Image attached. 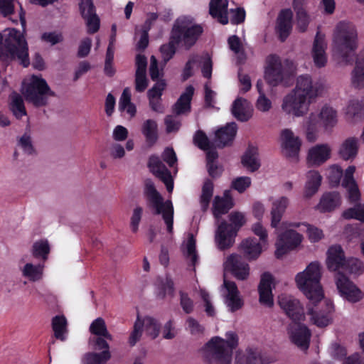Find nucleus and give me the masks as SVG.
Instances as JSON below:
<instances>
[{"label": "nucleus", "mask_w": 364, "mask_h": 364, "mask_svg": "<svg viewBox=\"0 0 364 364\" xmlns=\"http://www.w3.org/2000/svg\"><path fill=\"white\" fill-rule=\"evenodd\" d=\"M321 267L318 262H311L304 271L296 274L295 281L298 288L309 299L307 314L314 325L323 328L331 322L333 305L330 301H323L321 285Z\"/></svg>", "instance_id": "f257e3e1"}, {"label": "nucleus", "mask_w": 364, "mask_h": 364, "mask_svg": "<svg viewBox=\"0 0 364 364\" xmlns=\"http://www.w3.org/2000/svg\"><path fill=\"white\" fill-rule=\"evenodd\" d=\"M203 33L199 24H193V20L181 17L176 20L170 35V41L160 47V52L164 64L173 58L176 52V45L183 43L186 50H190Z\"/></svg>", "instance_id": "f03ea898"}, {"label": "nucleus", "mask_w": 364, "mask_h": 364, "mask_svg": "<svg viewBox=\"0 0 364 364\" xmlns=\"http://www.w3.org/2000/svg\"><path fill=\"white\" fill-rule=\"evenodd\" d=\"M316 95L317 91L313 89L311 77L301 75L297 78L295 89L284 97L282 109L288 114L303 116L308 110L311 100Z\"/></svg>", "instance_id": "7ed1b4c3"}, {"label": "nucleus", "mask_w": 364, "mask_h": 364, "mask_svg": "<svg viewBox=\"0 0 364 364\" xmlns=\"http://www.w3.org/2000/svg\"><path fill=\"white\" fill-rule=\"evenodd\" d=\"M226 339L220 337L211 338L205 345V358L208 362L215 364H230L232 353L238 346L239 339L236 333L228 331Z\"/></svg>", "instance_id": "20e7f679"}, {"label": "nucleus", "mask_w": 364, "mask_h": 364, "mask_svg": "<svg viewBox=\"0 0 364 364\" xmlns=\"http://www.w3.org/2000/svg\"><path fill=\"white\" fill-rule=\"evenodd\" d=\"M333 43L343 59L348 61L349 53L354 52L358 46V31L355 26L349 21L338 22L333 32Z\"/></svg>", "instance_id": "39448f33"}, {"label": "nucleus", "mask_w": 364, "mask_h": 364, "mask_svg": "<svg viewBox=\"0 0 364 364\" xmlns=\"http://www.w3.org/2000/svg\"><path fill=\"white\" fill-rule=\"evenodd\" d=\"M229 219L231 223L222 221L215 232V242L218 248L222 251L233 245L237 232L245 223L244 215L238 212L231 213Z\"/></svg>", "instance_id": "423d86ee"}, {"label": "nucleus", "mask_w": 364, "mask_h": 364, "mask_svg": "<svg viewBox=\"0 0 364 364\" xmlns=\"http://www.w3.org/2000/svg\"><path fill=\"white\" fill-rule=\"evenodd\" d=\"M144 194L151 205L155 209V214H161L166 225L167 232L172 234L173 232L174 214L172 202L169 200L164 201L163 197L157 191L154 183L151 180H146L145 182Z\"/></svg>", "instance_id": "0eeeda50"}, {"label": "nucleus", "mask_w": 364, "mask_h": 364, "mask_svg": "<svg viewBox=\"0 0 364 364\" xmlns=\"http://www.w3.org/2000/svg\"><path fill=\"white\" fill-rule=\"evenodd\" d=\"M4 46L11 58L19 59L24 68L29 65L28 44L24 36L16 28L9 30L8 36L4 40Z\"/></svg>", "instance_id": "6e6552de"}, {"label": "nucleus", "mask_w": 364, "mask_h": 364, "mask_svg": "<svg viewBox=\"0 0 364 364\" xmlns=\"http://www.w3.org/2000/svg\"><path fill=\"white\" fill-rule=\"evenodd\" d=\"M24 95L26 100L36 107H43L48 103L47 96H55L45 79L37 75H33L31 82L26 88Z\"/></svg>", "instance_id": "1a4fd4ad"}, {"label": "nucleus", "mask_w": 364, "mask_h": 364, "mask_svg": "<svg viewBox=\"0 0 364 364\" xmlns=\"http://www.w3.org/2000/svg\"><path fill=\"white\" fill-rule=\"evenodd\" d=\"M302 235L295 230H288L278 236L276 245L275 257L282 258L289 251L296 248L301 242Z\"/></svg>", "instance_id": "9d476101"}, {"label": "nucleus", "mask_w": 364, "mask_h": 364, "mask_svg": "<svg viewBox=\"0 0 364 364\" xmlns=\"http://www.w3.org/2000/svg\"><path fill=\"white\" fill-rule=\"evenodd\" d=\"M264 77L267 83L272 87L283 81L284 71L281 58L277 54H270L266 58Z\"/></svg>", "instance_id": "9b49d317"}, {"label": "nucleus", "mask_w": 364, "mask_h": 364, "mask_svg": "<svg viewBox=\"0 0 364 364\" xmlns=\"http://www.w3.org/2000/svg\"><path fill=\"white\" fill-rule=\"evenodd\" d=\"M336 279L337 289L345 299L351 303H356L363 298L361 290L345 274L338 272Z\"/></svg>", "instance_id": "f8f14e48"}, {"label": "nucleus", "mask_w": 364, "mask_h": 364, "mask_svg": "<svg viewBox=\"0 0 364 364\" xmlns=\"http://www.w3.org/2000/svg\"><path fill=\"white\" fill-rule=\"evenodd\" d=\"M278 304L293 322L304 320V309L298 299L291 296L282 294L278 296Z\"/></svg>", "instance_id": "ddd939ff"}, {"label": "nucleus", "mask_w": 364, "mask_h": 364, "mask_svg": "<svg viewBox=\"0 0 364 364\" xmlns=\"http://www.w3.org/2000/svg\"><path fill=\"white\" fill-rule=\"evenodd\" d=\"M79 9L82 17L85 20L87 32L89 34L97 33L100 29V20L92 0H81Z\"/></svg>", "instance_id": "4468645a"}, {"label": "nucleus", "mask_w": 364, "mask_h": 364, "mask_svg": "<svg viewBox=\"0 0 364 364\" xmlns=\"http://www.w3.org/2000/svg\"><path fill=\"white\" fill-rule=\"evenodd\" d=\"M289 333L291 342L301 350H306L309 348L311 333L306 326L300 321L293 322L289 325Z\"/></svg>", "instance_id": "2eb2a0df"}, {"label": "nucleus", "mask_w": 364, "mask_h": 364, "mask_svg": "<svg viewBox=\"0 0 364 364\" xmlns=\"http://www.w3.org/2000/svg\"><path fill=\"white\" fill-rule=\"evenodd\" d=\"M147 166L150 171L165 184L167 191L172 192L173 189V179L171 171L161 162L159 157L156 155L150 156Z\"/></svg>", "instance_id": "dca6fc26"}, {"label": "nucleus", "mask_w": 364, "mask_h": 364, "mask_svg": "<svg viewBox=\"0 0 364 364\" xmlns=\"http://www.w3.org/2000/svg\"><path fill=\"white\" fill-rule=\"evenodd\" d=\"M225 269L240 280H245L250 274V267L247 263L243 261L241 256L232 254L225 262Z\"/></svg>", "instance_id": "f3484780"}, {"label": "nucleus", "mask_w": 364, "mask_h": 364, "mask_svg": "<svg viewBox=\"0 0 364 364\" xmlns=\"http://www.w3.org/2000/svg\"><path fill=\"white\" fill-rule=\"evenodd\" d=\"M273 282L274 277L271 273L265 272L262 274L258 285L259 302L268 307L272 306L274 304L272 294Z\"/></svg>", "instance_id": "a211bd4d"}, {"label": "nucleus", "mask_w": 364, "mask_h": 364, "mask_svg": "<svg viewBox=\"0 0 364 364\" xmlns=\"http://www.w3.org/2000/svg\"><path fill=\"white\" fill-rule=\"evenodd\" d=\"M237 126L235 122L228 123L215 133V142L219 149L232 145L237 134Z\"/></svg>", "instance_id": "6ab92c4d"}, {"label": "nucleus", "mask_w": 364, "mask_h": 364, "mask_svg": "<svg viewBox=\"0 0 364 364\" xmlns=\"http://www.w3.org/2000/svg\"><path fill=\"white\" fill-rule=\"evenodd\" d=\"M282 145L289 158H297L301 141L298 136H295L291 129H285L281 133Z\"/></svg>", "instance_id": "aec40b11"}, {"label": "nucleus", "mask_w": 364, "mask_h": 364, "mask_svg": "<svg viewBox=\"0 0 364 364\" xmlns=\"http://www.w3.org/2000/svg\"><path fill=\"white\" fill-rule=\"evenodd\" d=\"M346 261L345 252L341 245H332L328 249L326 265L330 271L343 269Z\"/></svg>", "instance_id": "412c9836"}, {"label": "nucleus", "mask_w": 364, "mask_h": 364, "mask_svg": "<svg viewBox=\"0 0 364 364\" xmlns=\"http://www.w3.org/2000/svg\"><path fill=\"white\" fill-rule=\"evenodd\" d=\"M342 203L338 191H327L323 193L316 208L322 213H331L339 208Z\"/></svg>", "instance_id": "4be33fe9"}, {"label": "nucleus", "mask_w": 364, "mask_h": 364, "mask_svg": "<svg viewBox=\"0 0 364 364\" xmlns=\"http://www.w3.org/2000/svg\"><path fill=\"white\" fill-rule=\"evenodd\" d=\"M326 43L325 42V36L317 32L314 38L312 56L314 64L318 68L324 67L327 63L326 55Z\"/></svg>", "instance_id": "5701e85b"}, {"label": "nucleus", "mask_w": 364, "mask_h": 364, "mask_svg": "<svg viewBox=\"0 0 364 364\" xmlns=\"http://www.w3.org/2000/svg\"><path fill=\"white\" fill-rule=\"evenodd\" d=\"M331 150L328 144H318L309 149L308 162L311 165L320 166L331 156Z\"/></svg>", "instance_id": "b1692460"}, {"label": "nucleus", "mask_w": 364, "mask_h": 364, "mask_svg": "<svg viewBox=\"0 0 364 364\" xmlns=\"http://www.w3.org/2000/svg\"><path fill=\"white\" fill-rule=\"evenodd\" d=\"M195 89L193 85H188L181 95L176 102L173 106V112L181 115L189 112L191 109V100L194 95Z\"/></svg>", "instance_id": "393cba45"}, {"label": "nucleus", "mask_w": 364, "mask_h": 364, "mask_svg": "<svg viewBox=\"0 0 364 364\" xmlns=\"http://www.w3.org/2000/svg\"><path fill=\"white\" fill-rule=\"evenodd\" d=\"M228 0H210L209 3V14L223 25L228 23Z\"/></svg>", "instance_id": "a878e982"}, {"label": "nucleus", "mask_w": 364, "mask_h": 364, "mask_svg": "<svg viewBox=\"0 0 364 364\" xmlns=\"http://www.w3.org/2000/svg\"><path fill=\"white\" fill-rule=\"evenodd\" d=\"M240 250L244 256L250 260L256 259L262 251L260 242L255 237H248L242 240Z\"/></svg>", "instance_id": "bb28decb"}, {"label": "nucleus", "mask_w": 364, "mask_h": 364, "mask_svg": "<svg viewBox=\"0 0 364 364\" xmlns=\"http://www.w3.org/2000/svg\"><path fill=\"white\" fill-rule=\"evenodd\" d=\"M258 149L253 146H249L241 158V163L244 167L251 172L257 171L260 167V163L257 158Z\"/></svg>", "instance_id": "cd10ccee"}, {"label": "nucleus", "mask_w": 364, "mask_h": 364, "mask_svg": "<svg viewBox=\"0 0 364 364\" xmlns=\"http://www.w3.org/2000/svg\"><path fill=\"white\" fill-rule=\"evenodd\" d=\"M358 151V139L355 137L346 139L341 144L338 154L345 161L354 159Z\"/></svg>", "instance_id": "c85d7f7f"}, {"label": "nucleus", "mask_w": 364, "mask_h": 364, "mask_svg": "<svg viewBox=\"0 0 364 364\" xmlns=\"http://www.w3.org/2000/svg\"><path fill=\"white\" fill-rule=\"evenodd\" d=\"M247 100L242 97H237L232 103V114L240 122H247L252 117L251 112L246 105Z\"/></svg>", "instance_id": "c756f323"}, {"label": "nucleus", "mask_w": 364, "mask_h": 364, "mask_svg": "<svg viewBox=\"0 0 364 364\" xmlns=\"http://www.w3.org/2000/svg\"><path fill=\"white\" fill-rule=\"evenodd\" d=\"M233 206L232 197L228 191L224 193V198L215 196L213 203V214L215 217L227 213Z\"/></svg>", "instance_id": "7c9ffc66"}, {"label": "nucleus", "mask_w": 364, "mask_h": 364, "mask_svg": "<svg viewBox=\"0 0 364 364\" xmlns=\"http://www.w3.org/2000/svg\"><path fill=\"white\" fill-rule=\"evenodd\" d=\"M322 181V176L317 171H310L307 173V181L305 185L304 196L312 197L318 190Z\"/></svg>", "instance_id": "2f4dec72"}, {"label": "nucleus", "mask_w": 364, "mask_h": 364, "mask_svg": "<svg viewBox=\"0 0 364 364\" xmlns=\"http://www.w3.org/2000/svg\"><path fill=\"white\" fill-rule=\"evenodd\" d=\"M235 364H265L260 353L252 348H247L246 354L237 352L235 356Z\"/></svg>", "instance_id": "473e14b6"}, {"label": "nucleus", "mask_w": 364, "mask_h": 364, "mask_svg": "<svg viewBox=\"0 0 364 364\" xmlns=\"http://www.w3.org/2000/svg\"><path fill=\"white\" fill-rule=\"evenodd\" d=\"M289 200L287 197H282L273 203L271 211L272 221L271 225L277 228L281 221L282 215L288 205Z\"/></svg>", "instance_id": "72a5a7b5"}, {"label": "nucleus", "mask_w": 364, "mask_h": 364, "mask_svg": "<svg viewBox=\"0 0 364 364\" xmlns=\"http://www.w3.org/2000/svg\"><path fill=\"white\" fill-rule=\"evenodd\" d=\"M141 132L149 146H151L156 144L158 140V126L156 121L146 120L142 124Z\"/></svg>", "instance_id": "f704fd0d"}, {"label": "nucleus", "mask_w": 364, "mask_h": 364, "mask_svg": "<svg viewBox=\"0 0 364 364\" xmlns=\"http://www.w3.org/2000/svg\"><path fill=\"white\" fill-rule=\"evenodd\" d=\"M319 121L326 129L333 128L337 123V113L332 107L325 105L318 114Z\"/></svg>", "instance_id": "c9c22d12"}, {"label": "nucleus", "mask_w": 364, "mask_h": 364, "mask_svg": "<svg viewBox=\"0 0 364 364\" xmlns=\"http://www.w3.org/2000/svg\"><path fill=\"white\" fill-rule=\"evenodd\" d=\"M230 49L237 55V63L240 65L244 64L247 60V55L243 48L240 38L236 36H230L228 39Z\"/></svg>", "instance_id": "e433bc0d"}, {"label": "nucleus", "mask_w": 364, "mask_h": 364, "mask_svg": "<svg viewBox=\"0 0 364 364\" xmlns=\"http://www.w3.org/2000/svg\"><path fill=\"white\" fill-rule=\"evenodd\" d=\"M346 116L354 121L362 120L364 118V104L358 100H352L346 108Z\"/></svg>", "instance_id": "4c0bfd02"}, {"label": "nucleus", "mask_w": 364, "mask_h": 364, "mask_svg": "<svg viewBox=\"0 0 364 364\" xmlns=\"http://www.w3.org/2000/svg\"><path fill=\"white\" fill-rule=\"evenodd\" d=\"M89 331L92 335L102 336L109 341L112 340V336L109 333L105 321L101 317L97 318L91 323Z\"/></svg>", "instance_id": "58836bf2"}, {"label": "nucleus", "mask_w": 364, "mask_h": 364, "mask_svg": "<svg viewBox=\"0 0 364 364\" xmlns=\"http://www.w3.org/2000/svg\"><path fill=\"white\" fill-rule=\"evenodd\" d=\"M293 8L296 13L297 27L300 32L304 33L306 31L309 18L305 9L299 5L297 0L293 1Z\"/></svg>", "instance_id": "ea45409f"}, {"label": "nucleus", "mask_w": 364, "mask_h": 364, "mask_svg": "<svg viewBox=\"0 0 364 364\" xmlns=\"http://www.w3.org/2000/svg\"><path fill=\"white\" fill-rule=\"evenodd\" d=\"M352 84L356 88L364 87V58H358L352 72Z\"/></svg>", "instance_id": "a19ab883"}, {"label": "nucleus", "mask_w": 364, "mask_h": 364, "mask_svg": "<svg viewBox=\"0 0 364 364\" xmlns=\"http://www.w3.org/2000/svg\"><path fill=\"white\" fill-rule=\"evenodd\" d=\"M67 319L63 315H58L52 319V328L57 339L65 341V333L67 328Z\"/></svg>", "instance_id": "79ce46f5"}, {"label": "nucleus", "mask_w": 364, "mask_h": 364, "mask_svg": "<svg viewBox=\"0 0 364 364\" xmlns=\"http://www.w3.org/2000/svg\"><path fill=\"white\" fill-rule=\"evenodd\" d=\"M10 109L14 115L17 119H21L23 116L26 115V111L24 105V102L22 97L14 92L11 95Z\"/></svg>", "instance_id": "37998d69"}, {"label": "nucleus", "mask_w": 364, "mask_h": 364, "mask_svg": "<svg viewBox=\"0 0 364 364\" xmlns=\"http://www.w3.org/2000/svg\"><path fill=\"white\" fill-rule=\"evenodd\" d=\"M111 358L109 350H102L101 353H87L82 362L84 364H105Z\"/></svg>", "instance_id": "c03bdc74"}, {"label": "nucleus", "mask_w": 364, "mask_h": 364, "mask_svg": "<svg viewBox=\"0 0 364 364\" xmlns=\"http://www.w3.org/2000/svg\"><path fill=\"white\" fill-rule=\"evenodd\" d=\"M353 207L348 208L345 210L342 216L346 220L355 219L364 223V204L353 203Z\"/></svg>", "instance_id": "a18cd8bd"}, {"label": "nucleus", "mask_w": 364, "mask_h": 364, "mask_svg": "<svg viewBox=\"0 0 364 364\" xmlns=\"http://www.w3.org/2000/svg\"><path fill=\"white\" fill-rule=\"evenodd\" d=\"M143 327L144 326L146 333L151 336L152 339L156 338L160 332L161 324L151 316H146L141 320Z\"/></svg>", "instance_id": "49530a36"}, {"label": "nucleus", "mask_w": 364, "mask_h": 364, "mask_svg": "<svg viewBox=\"0 0 364 364\" xmlns=\"http://www.w3.org/2000/svg\"><path fill=\"white\" fill-rule=\"evenodd\" d=\"M213 194V183L211 180L207 179L202 187V194L200 203L203 210H206Z\"/></svg>", "instance_id": "de8ad7c7"}, {"label": "nucleus", "mask_w": 364, "mask_h": 364, "mask_svg": "<svg viewBox=\"0 0 364 364\" xmlns=\"http://www.w3.org/2000/svg\"><path fill=\"white\" fill-rule=\"evenodd\" d=\"M50 250V245L46 240H41L35 242L32 247L33 257L36 258H41L43 260L47 259Z\"/></svg>", "instance_id": "09e8293b"}, {"label": "nucleus", "mask_w": 364, "mask_h": 364, "mask_svg": "<svg viewBox=\"0 0 364 364\" xmlns=\"http://www.w3.org/2000/svg\"><path fill=\"white\" fill-rule=\"evenodd\" d=\"M342 270L350 274L360 275L364 272V263L358 258L350 257L347 259Z\"/></svg>", "instance_id": "8fccbe9b"}, {"label": "nucleus", "mask_w": 364, "mask_h": 364, "mask_svg": "<svg viewBox=\"0 0 364 364\" xmlns=\"http://www.w3.org/2000/svg\"><path fill=\"white\" fill-rule=\"evenodd\" d=\"M23 274L24 277L29 279V280L36 282L39 280L43 274V266L33 265L31 263L25 264L23 269Z\"/></svg>", "instance_id": "3c124183"}, {"label": "nucleus", "mask_w": 364, "mask_h": 364, "mask_svg": "<svg viewBox=\"0 0 364 364\" xmlns=\"http://www.w3.org/2000/svg\"><path fill=\"white\" fill-rule=\"evenodd\" d=\"M193 144L200 150L205 151L210 149L214 144L211 142L206 134L203 130H197L193 136Z\"/></svg>", "instance_id": "603ef678"}, {"label": "nucleus", "mask_w": 364, "mask_h": 364, "mask_svg": "<svg viewBox=\"0 0 364 364\" xmlns=\"http://www.w3.org/2000/svg\"><path fill=\"white\" fill-rule=\"evenodd\" d=\"M300 225H304L306 228V232L309 237V240L311 242H318L323 236L321 230L309 224L294 223L289 225L290 227L293 228H299Z\"/></svg>", "instance_id": "864d4df0"}, {"label": "nucleus", "mask_w": 364, "mask_h": 364, "mask_svg": "<svg viewBox=\"0 0 364 364\" xmlns=\"http://www.w3.org/2000/svg\"><path fill=\"white\" fill-rule=\"evenodd\" d=\"M199 56L196 54H191L189 56L188 61L186 62L183 72H182V80L183 81L187 80L193 75V67L198 63Z\"/></svg>", "instance_id": "5fc2aeb1"}, {"label": "nucleus", "mask_w": 364, "mask_h": 364, "mask_svg": "<svg viewBox=\"0 0 364 364\" xmlns=\"http://www.w3.org/2000/svg\"><path fill=\"white\" fill-rule=\"evenodd\" d=\"M143 331V323L140 318L139 315H137L136 320L134 324L133 331H132L129 338V343L130 346H134L141 338Z\"/></svg>", "instance_id": "6e6d98bb"}, {"label": "nucleus", "mask_w": 364, "mask_h": 364, "mask_svg": "<svg viewBox=\"0 0 364 364\" xmlns=\"http://www.w3.org/2000/svg\"><path fill=\"white\" fill-rule=\"evenodd\" d=\"M166 82L164 79L161 78L159 80L156 81L153 87L147 92L148 98H161L163 92L166 88Z\"/></svg>", "instance_id": "4d7b16f0"}, {"label": "nucleus", "mask_w": 364, "mask_h": 364, "mask_svg": "<svg viewBox=\"0 0 364 364\" xmlns=\"http://www.w3.org/2000/svg\"><path fill=\"white\" fill-rule=\"evenodd\" d=\"M251 185V179L248 176L237 177L232 181L231 188L242 193Z\"/></svg>", "instance_id": "13d9d810"}, {"label": "nucleus", "mask_w": 364, "mask_h": 364, "mask_svg": "<svg viewBox=\"0 0 364 364\" xmlns=\"http://www.w3.org/2000/svg\"><path fill=\"white\" fill-rule=\"evenodd\" d=\"M42 41L48 43L51 46L56 45L63 41V36L60 32H44L41 36Z\"/></svg>", "instance_id": "bf43d9fd"}, {"label": "nucleus", "mask_w": 364, "mask_h": 364, "mask_svg": "<svg viewBox=\"0 0 364 364\" xmlns=\"http://www.w3.org/2000/svg\"><path fill=\"white\" fill-rule=\"evenodd\" d=\"M187 257L191 258L190 265L195 267L198 262V257L196 252V240L193 235H191V237L188 240Z\"/></svg>", "instance_id": "052dcab7"}, {"label": "nucleus", "mask_w": 364, "mask_h": 364, "mask_svg": "<svg viewBox=\"0 0 364 364\" xmlns=\"http://www.w3.org/2000/svg\"><path fill=\"white\" fill-rule=\"evenodd\" d=\"M292 29V23H285L283 21H277V31L279 34V38L282 42L286 41L290 35Z\"/></svg>", "instance_id": "680f3d73"}, {"label": "nucleus", "mask_w": 364, "mask_h": 364, "mask_svg": "<svg viewBox=\"0 0 364 364\" xmlns=\"http://www.w3.org/2000/svg\"><path fill=\"white\" fill-rule=\"evenodd\" d=\"M180 305L183 311L187 314H191L194 309L193 301L188 296L187 293L180 291Z\"/></svg>", "instance_id": "e2e57ef3"}, {"label": "nucleus", "mask_w": 364, "mask_h": 364, "mask_svg": "<svg viewBox=\"0 0 364 364\" xmlns=\"http://www.w3.org/2000/svg\"><path fill=\"white\" fill-rule=\"evenodd\" d=\"M149 81L146 73H135V90L139 92H143L148 87Z\"/></svg>", "instance_id": "0e129e2a"}, {"label": "nucleus", "mask_w": 364, "mask_h": 364, "mask_svg": "<svg viewBox=\"0 0 364 364\" xmlns=\"http://www.w3.org/2000/svg\"><path fill=\"white\" fill-rule=\"evenodd\" d=\"M346 190L348 193L347 198L350 204L360 203L361 193L358 184H354L351 187L346 188Z\"/></svg>", "instance_id": "69168bd1"}, {"label": "nucleus", "mask_w": 364, "mask_h": 364, "mask_svg": "<svg viewBox=\"0 0 364 364\" xmlns=\"http://www.w3.org/2000/svg\"><path fill=\"white\" fill-rule=\"evenodd\" d=\"M149 75L153 81L159 80L160 75L163 77L164 73H160L158 67V61L154 55H151L150 58Z\"/></svg>", "instance_id": "338daca9"}, {"label": "nucleus", "mask_w": 364, "mask_h": 364, "mask_svg": "<svg viewBox=\"0 0 364 364\" xmlns=\"http://www.w3.org/2000/svg\"><path fill=\"white\" fill-rule=\"evenodd\" d=\"M226 304L232 312H235L243 306L242 299L239 297V294L227 296H226Z\"/></svg>", "instance_id": "774afa93"}]
</instances>
